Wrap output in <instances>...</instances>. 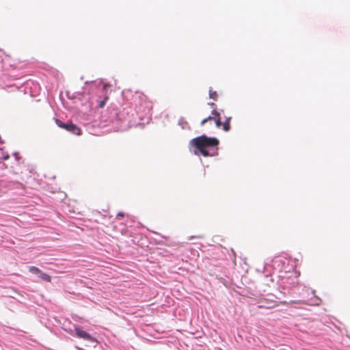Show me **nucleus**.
<instances>
[{
    "label": "nucleus",
    "mask_w": 350,
    "mask_h": 350,
    "mask_svg": "<svg viewBox=\"0 0 350 350\" xmlns=\"http://www.w3.org/2000/svg\"><path fill=\"white\" fill-rule=\"evenodd\" d=\"M219 140L215 137H208L206 135L198 137V152L204 157H213L217 154Z\"/></svg>",
    "instance_id": "obj_1"
},
{
    "label": "nucleus",
    "mask_w": 350,
    "mask_h": 350,
    "mask_svg": "<svg viewBox=\"0 0 350 350\" xmlns=\"http://www.w3.org/2000/svg\"><path fill=\"white\" fill-rule=\"evenodd\" d=\"M138 97L139 99V105L137 107V111L142 112L145 114L150 112V109H152L151 103L147 100L146 97L143 94L139 95Z\"/></svg>",
    "instance_id": "obj_2"
},
{
    "label": "nucleus",
    "mask_w": 350,
    "mask_h": 350,
    "mask_svg": "<svg viewBox=\"0 0 350 350\" xmlns=\"http://www.w3.org/2000/svg\"><path fill=\"white\" fill-rule=\"evenodd\" d=\"M29 271L33 275H36L38 280H43L45 282H51V277L45 273H43L38 268L31 266L29 267Z\"/></svg>",
    "instance_id": "obj_3"
},
{
    "label": "nucleus",
    "mask_w": 350,
    "mask_h": 350,
    "mask_svg": "<svg viewBox=\"0 0 350 350\" xmlns=\"http://www.w3.org/2000/svg\"><path fill=\"white\" fill-rule=\"evenodd\" d=\"M75 336H77L79 338H82L85 341H88L91 343L96 342V340L90 335L88 332L81 329L79 327L75 328Z\"/></svg>",
    "instance_id": "obj_4"
},
{
    "label": "nucleus",
    "mask_w": 350,
    "mask_h": 350,
    "mask_svg": "<svg viewBox=\"0 0 350 350\" xmlns=\"http://www.w3.org/2000/svg\"><path fill=\"white\" fill-rule=\"evenodd\" d=\"M189 150L193 154H197V137H195L190 141Z\"/></svg>",
    "instance_id": "obj_5"
},
{
    "label": "nucleus",
    "mask_w": 350,
    "mask_h": 350,
    "mask_svg": "<svg viewBox=\"0 0 350 350\" xmlns=\"http://www.w3.org/2000/svg\"><path fill=\"white\" fill-rule=\"evenodd\" d=\"M68 131L77 135H80L81 134V129L79 127H77L75 124L72 123H70Z\"/></svg>",
    "instance_id": "obj_6"
},
{
    "label": "nucleus",
    "mask_w": 350,
    "mask_h": 350,
    "mask_svg": "<svg viewBox=\"0 0 350 350\" xmlns=\"http://www.w3.org/2000/svg\"><path fill=\"white\" fill-rule=\"evenodd\" d=\"M278 305L275 301H266L264 304L259 306V308H272Z\"/></svg>",
    "instance_id": "obj_7"
},
{
    "label": "nucleus",
    "mask_w": 350,
    "mask_h": 350,
    "mask_svg": "<svg viewBox=\"0 0 350 350\" xmlns=\"http://www.w3.org/2000/svg\"><path fill=\"white\" fill-rule=\"evenodd\" d=\"M55 122L57 124V125L60 127V128H62V129H64L68 131L70 124H66V123H64L62 122V121H60L59 120H57L56 119L55 120Z\"/></svg>",
    "instance_id": "obj_8"
},
{
    "label": "nucleus",
    "mask_w": 350,
    "mask_h": 350,
    "mask_svg": "<svg viewBox=\"0 0 350 350\" xmlns=\"http://www.w3.org/2000/svg\"><path fill=\"white\" fill-rule=\"evenodd\" d=\"M178 125L182 127L183 129H189L188 123L183 118H180L178 121Z\"/></svg>",
    "instance_id": "obj_9"
},
{
    "label": "nucleus",
    "mask_w": 350,
    "mask_h": 350,
    "mask_svg": "<svg viewBox=\"0 0 350 350\" xmlns=\"http://www.w3.org/2000/svg\"><path fill=\"white\" fill-rule=\"evenodd\" d=\"M230 118H228L223 124V129L225 131H228L230 129Z\"/></svg>",
    "instance_id": "obj_10"
},
{
    "label": "nucleus",
    "mask_w": 350,
    "mask_h": 350,
    "mask_svg": "<svg viewBox=\"0 0 350 350\" xmlns=\"http://www.w3.org/2000/svg\"><path fill=\"white\" fill-rule=\"evenodd\" d=\"M215 114L217 116H219V114L218 113H217V112H215ZM214 119H215V122L216 126L217 127H220L222 125V123H221V122L220 120V118L217 117V118H214Z\"/></svg>",
    "instance_id": "obj_11"
},
{
    "label": "nucleus",
    "mask_w": 350,
    "mask_h": 350,
    "mask_svg": "<svg viewBox=\"0 0 350 350\" xmlns=\"http://www.w3.org/2000/svg\"><path fill=\"white\" fill-rule=\"evenodd\" d=\"M107 99V97H105V98H103V100H100L98 102V106L99 107H103L104 105H105V102H106V100Z\"/></svg>",
    "instance_id": "obj_12"
},
{
    "label": "nucleus",
    "mask_w": 350,
    "mask_h": 350,
    "mask_svg": "<svg viewBox=\"0 0 350 350\" xmlns=\"http://www.w3.org/2000/svg\"><path fill=\"white\" fill-rule=\"evenodd\" d=\"M217 94L216 92H210V97L214 100L217 98Z\"/></svg>",
    "instance_id": "obj_13"
},
{
    "label": "nucleus",
    "mask_w": 350,
    "mask_h": 350,
    "mask_svg": "<svg viewBox=\"0 0 350 350\" xmlns=\"http://www.w3.org/2000/svg\"><path fill=\"white\" fill-rule=\"evenodd\" d=\"M212 119H213V118H212V117H211V116H209L208 118L204 119V120L202 121L201 124H204V123H205L208 120H212Z\"/></svg>",
    "instance_id": "obj_14"
},
{
    "label": "nucleus",
    "mask_w": 350,
    "mask_h": 350,
    "mask_svg": "<svg viewBox=\"0 0 350 350\" xmlns=\"http://www.w3.org/2000/svg\"><path fill=\"white\" fill-rule=\"evenodd\" d=\"M8 158H9V155H8V154L3 155V159L4 160H7Z\"/></svg>",
    "instance_id": "obj_15"
},
{
    "label": "nucleus",
    "mask_w": 350,
    "mask_h": 350,
    "mask_svg": "<svg viewBox=\"0 0 350 350\" xmlns=\"http://www.w3.org/2000/svg\"><path fill=\"white\" fill-rule=\"evenodd\" d=\"M14 156L15 157L16 159V160H18V154L17 153H14Z\"/></svg>",
    "instance_id": "obj_16"
},
{
    "label": "nucleus",
    "mask_w": 350,
    "mask_h": 350,
    "mask_svg": "<svg viewBox=\"0 0 350 350\" xmlns=\"http://www.w3.org/2000/svg\"><path fill=\"white\" fill-rule=\"evenodd\" d=\"M118 216H122V214L120 213H118Z\"/></svg>",
    "instance_id": "obj_17"
}]
</instances>
